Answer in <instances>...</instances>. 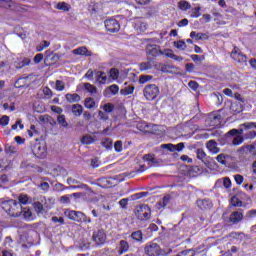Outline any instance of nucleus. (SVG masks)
Here are the masks:
<instances>
[{"mask_svg": "<svg viewBox=\"0 0 256 256\" xmlns=\"http://www.w3.org/2000/svg\"><path fill=\"white\" fill-rule=\"evenodd\" d=\"M1 207L10 217H21L23 206L17 200H7L2 202Z\"/></svg>", "mask_w": 256, "mask_h": 256, "instance_id": "obj_1", "label": "nucleus"}, {"mask_svg": "<svg viewBox=\"0 0 256 256\" xmlns=\"http://www.w3.org/2000/svg\"><path fill=\"white\" fill-rule=\"evenodd\" d=\"M144 251L148 256H165L169 255L173 250L171 248L161 249V246L157 243H148Z\"/></svg>", "mask_w": 256, "mask_h": 256, "instance_id": "obj_2", "label": "nucleus"}, {"mask_svg": "<svg viewBox=\"0 0 256 256\" xmlns=\"http://www.w3.org/2000/svg\"><path fill=\"white\" fill-rule=\"evenodd\" d=\"M65 215L68 217V219H71V221H76L77 223H91V219L83 212L66 210Z\"/></svg>", "mask_w": 256, "mask_h": 256, "instance_id": "obj_3", "label": "nucleus"}, {"mask_svg": "<svg viewBox=\"0 0 256 256\" xmlns=\"http://www.w3.org/2000/svg\"><path fill=\"white\" fill-rule=\"evenodd\" d=\"M159 93V87L155 84H148L143 89V95L147 101H153L154 99H157Z\"/></svg>", "mask_w": 256, "mask_h": 256, "instance_id": "obj_4", "label": "nucleus"}, {"mask_svg": "<svg viewBox=\"0 0 256 256\" xmlns=\"http://www.w3.org/2000/svg\"><path fill=\"white\" fill-rule=\"evenodd\" d=\"M135 215L140 221H147L151 217V208L147 204L136 207Z\"/></svg>", "mask_w": 256, "mask_h": 256, "instance_id": "obj_5", "label": "nucleus"}, {"mask_svg": "<svg viewBox=\"0 0 256 256\" xmlns=\"http://www.w3.org/2000/svg\"><path fill=\"white\" fill-rule=\"evenodd\" d=\"M251 129H256V122H245L240 124L239 129H232L228 132V135H243L244 131H255Z\"/></svg>", "mask_w": 256, "mask_h": 256, "instance_id": "obj_6", "label": "nucleus"}, {"mask_svg": "<svg viewBox=\"0 0 256 256\" xmlns=\"http://www.w3.org/2000/svg\"><path fill=\"white\" fill-rule=\"evenodd\" d=\"M234 139L232 141V144L237 146V145H241V143H243V141H245V139H255L256 137V131H247L244 136L243 135H234Z\"/></svg>", "mask_w": 256, "mask_h": 256, "instance_id": "obj_7", "label": "nucleus"}, {"mask_svg": "<svg viewBox=\"0 0 256 256\" xmlns=\"http://www.w3.org/2000/svg\"><path fill=\"white\" fill-rule=\"evenodd\" d=\"M230 56L237 63H247V56L237 46L234 47Z\"/></svg>", "mask_w": 256, "mask_h": 256, "instance_id": "obj_8", "label": "nucleus"}, {"mask_svg": "<svg viewBox=\"0 0 256 256\" xmlns=\"http://www.w3.org/2000/svg\"><path fill=\"white\" fill-rule=\"evenodd\" d=\"M105 28L109 33H117L121 29V25L116 19L110 18L105 21Z\"/></svg>", "mask_w": 256, "mask_h": 256, "instance_id": "obj_9", "label": "nucleus"}, {"mask_svg": "<svg viewBox=\"0 0 256 256\" xmlns=\"http://www.w3.org/2000/svg\"><path fill=\"white\" fill-rule=\"evenodd\" d=\"M133 27L138 33L147 31V22L143 18H134L132 20Z\"/></svg>", "mask_w": 256, "mask_h": 256, "instance_id": "obj_10", "label": "nucleus"}, {"mask_svg": "<svg viewBox=\"0 0 256 256\" xmlns=\"http://www.w3.org/2000/svg\"><path fill=\"white\" fill-rule=\"evenodd\" d=\"M139 131H146L148 133H155L158 131L159 126L155 124H147V122H141L137 124Z\"/></svg>", "mask_w": 256, "mask_h": 256, "instance_id": "obj_11", "label": "nucleus"}, {"mask_svg": "<svg viewBox=\"0 0 256 256\" xmlns=\"http://www.w3.org/2000/svg\"><path fill=\"white\" fill-rule=\"evenodd\" d=\"M93 241H95L96 245H103L107 240V235H105V231L97 230L93 233Z\"/></svg>", "mask_w": 256, "mask_h": 256, "instance_id": "obj_12", "label": "nucleus"}, {"mask_svg": "<svg viewBox=\"0 0 256 256\" xmlns=\"http://www.w3.org/2000/svg\"><path fill=\"white\" fill-rule=\"evenodd\" d=\"M197 205L202 211H209L213 208V202L207 198L197 200Z\"/></svg>", "mask_w": 256, "mask_h": 256, "instance_id": "obj_13", "label": "nucleus"}, {"mask_svg": "<svg viewBox=\"0 0 256 256\" xmlns=\"http://www.w3.org/2000/svg\"><path fill=\"white\" fill-rule=\"evenodd\" d=\"M35 157H38L39 159H43L45 155H47V150L41 144L34 145L32 149Z\"/></svg>", "mask_w": 256, "mask_h": 256, "instance_id": "obj_14", "label": "nucleus"}, {"mask_svg": "<svg viewBox=\"0 0 256 256\" xmlns=\"http://www.w3.org/2000/svg\"><path fill=\"white\" fill-rule=\"evenodd\" d=\"M206 147L208 149V151H210V153H212V155H217V153H220L221 148L218 147V144L215 140H210L207 142Z\"/></svg>", "mask_w": 256, "mask_h": 256, "instance_id": "obj_15", "label": "nucleus"}, {"mask_svg": "<svg viewBox=\"0 0 256 256\" xmlns=\"http://www.w3.org/2000/svg\"><path fill=\"white\" fill-rule=\"evenodd\" d=\"M230 223H233L234 225H237L240 221H243V212L242 211H236L230 214L229 217Z\"/></svg>", "mask_w": 256, "mask_h": 256, "instance_id": "obj_16", "label": "nucleus"}, {"mask_svg": "<svg viewBox=\"0 0 256 256\" xmlns=\"http://www.w3.org/2000/svg\"><path fill=\"white\" fill-rule=\"evenodd\" d=\"M191 39H196V41H207L209 39V35L205 33H197L195 31H192L190 33Z\"/></svg>", "mask_w": 256, "mask_h": 256, "instance_id": "obj_17", "label": "nucleus"}, {"mask_svg": "<svg viewBox=\"0 0 256 256\" xmlns=\"http://www.w3.org/2000/svg\"><path fill=\"white\" fill-rule=\"evenodd\" d=\"M72 53L74 55H85L86 57H91V51H89L85 46L74 49Z\"/></svg>", "mask_w": 256, "mask_h": 256, "instance_id": "obj_18", "label": "nucleus"}, {"mask_svg": "<svg viewBox=\"0 0 256 256\" xmlns=\"http://www.w3.org/2000/svg\"><path fill=\"white\" fill-rule=\"evenodd\" d=\"M144 161H147L148 165L150 167H156V165L159 163L157 159H155V156L151 154H146L143 156Z\"/></svg>", "mask_w": 256, "mask_h": 256, "instance_id": "obj_19", "label": "nucleus"}, {"mask_svg": "<svg viewBox=\"0 0 256 256\" xmlns=\"http://www.w3.org/2000/svg\"><path fill=\"white\" fill-rule=\"evenodd\" d=\"M66 97V101H68V103H79V101H81V96H79V94L74 93H68L65 95Z\"/></svg>", "mask_w": 256, "mask_h": 256, "instance_id": "obj_20", "label": "nucleus"}, {"mask_svg": "<svg viewBox=\"0 0 256 256\" xmlns=\"http://www.w3.org/2000/svg\"><path fill=\"white\" fill-rule=\"evenodd\" d=\"M71 111L75 117H81L83 115V106L81 104H73Z\"/></svg>", "mask_w": 256, "mask_h": 256, "instance_id": "obj_21", "label": "nucleus"}, {"mask_svg": "<svg viewBox=\"0 0 256 256\" xmlns=\"http://www.w3.org/2000/svg\"><path fill=\"white\" fill-rule=\"evenodd\" d=\"M124 85H125L126 87H124V88H122V89L120 90L121 95H125V96H127V95H133V92L135 91V86H133V85H128V86H127V83H125Z\"/></svg>", "mask_w": 256, "mask_h": 256, "instance_id": "obj_22", "label": "nucleus"}, {"mask_svg": "<svg viewBox=\"0 0 256 256\" xmlns=\"http://www.w3.org/2000/svg\"><path fill=\"white\" fill-rule=\"evenodd\" d=\"M230 109L233 113H241L243 111V103L239 101L233 102L230 106Z\"/></svg>", "mask_w": 256, "mask_h": 256, "instance_id": "obj_23", "label": "nucleus"}, {"mask_svg": "<svg viewBox=\"0 0 256 256\" xmlns=\"http://www.w3.org/2000/svg\"><path fill=\"white\" fill-rule=\"evenodd\" d=\"M140 71H149V69H153V61L148 60L146 62H142L139 64Z\"/></svg>", "mask_w": 256, "mask_h": 256, "instance_id": "obj_24", "label": "nucleus"}, {"mask_svg": "<svg viewBox=\"0 0 256 256\" xmlns=\"http://www.w3.org/2000/svg\"><path fill=\"white\" fill-rule=\"evenodd\" d=\"M129 251V243L125 240H121L119 243V254L127 253Z\"/></svg>", "mask_w": 256, "mask_h": 256, "instance_id": "obj_25", "label": "nucleus"}, {"mask_svg": "<svg viewBox=\"0 0 256 256\" xmlns=\"http://www.w3.org/2000/svg\"><path fill=\"white\" fill-rule=\"evenodd\" d=\"M18 203L21 205V207H23V205H29V203H31V198H29L27 194H21L18 197Z\"/></svg>", "mask_w": 256, "mask_h": 256, "instance_id": "obj_26", "label": "nucleus"}, {"mask_svg": "<svg viewBox=\"0 0 256 256\" xmlns=\"http://www.w3.org/2000/svg\"><path fill=\"white\" fill-rule=\"evenodd\" d=\"M96 81L102 85H105V83H107V74H105V72L98 71L96 73Z\"/></svg>", "mask_w": 256, "mask_h": 256, "instance_id": "obj_27", "label": "nucleus"}, {"mask_svg": "<svg viewBox=\"0 0 256 256\" xmlns=\"http://www.w3.org/2000/svg\"><path fill=\"white\" fill-rule=\"evenodd\" d=\"M81 143L83 145H91L92 143H95V137L91 135H84L81 139Z\"/></svg>", "mask_w": 256, "mask_h": 256, "instance_id": "obj_28", "label": "nucleus"}, {"mask_svg": "<svg viewBox=\"0 0 256 256\" xmlns=\"http://www.w3.org/2000/svg\"><path fill=\"white\" fill-rule=\"evenodd\" d=\"M29 63H31V60L29 58H24L21 62H15L14 66L16 69H23V67H25V65H29Z\"/></svg>", "mask_w": 256, "mask_h": 256, "instance_id": "obj_29", "label": "nucleus"}, {"mask_svg": "<svg viewBox=\"0 0 256 256\" xmlns=\"http://www.w3.org/2000/svg\"><path fill=\"white\" fill-rule=\"evenodd\" d=\"M84 107H86V109H93L95 107V100L91 97L86 98L84 101Z\"/></svg>", "mask_w": 256, "mask_h": 256, "instance_id": "obj_30", "label": "nucleus"}, {"mask_svg": "<svg viewBox=\"0 0 256 256\" xmlns=\"http://www.w3.org/2000/svg\"><path fill=\"white\" fill-rule=\"evenodd\" d=\"M20 217H23V219L31 220L33 217V214L31 213L30 209L22 208V213Z\"/></svg>", "mask_w": 256, "mask_h": 256, "instance_id": "obj_31", "label": "nucleus"}, {"mask_svg": "<svg viewBox=\"0 0 256 256\" xmlns=\"http://www.w3.org/2000/svg\"><path fill=\"white\" fill-rule=\"evenodd\" d=\"M178 7H179V9H181V11H187L188 9H191V4H189V2H187L185 0H181L178 3Z\"/></svg>", "mask_w": 256, "mask_h": 256, "instance_id": "obj_32", "label": "nucleus"}, {"mask_svg": "<svg viewBox=\"0 0 256 256\" xmlns=\"http://www.w3.org/2000/svg\"><path fill=\"white\" fill-rule=\"evenodd\" d=\"M84 89L90 93V95H94V93H97V88L90 83L84 84Z\"/></svg>", "mask_w": 256, "mask_h": 256, "instance_id": "obj_33", "label": "nucleus"}, {"mask_svg": "<svg viewBox=\"0 0 256 256\" xmlns=\"http://www.w3.org/2000/svg\"><path fill=\"white\" fill-rule=\"evenodd\" d=\"M174 47H176V49H180L181 51H185V49H187V44L185 43V41L179 40L177 42H174Z\"/></svg>", "mask_w": 256, "mask_h": 256, "instance_id": "obj_34", "label": "nucleus"}, {"mask_svg": "<svg viewBox=\"0 0 256 256\" xmlns=\"http://www.w3.org/2000/svg\"><path fill=\"white\" fill-rule=\"evenodd\" d=\"M56 9H58L59 11H69L71 7L65 2H60L57 4Z\"/></svg>", "mask_w": 256, "mask_h": 256, "instance_id": "obj_35", "label": "nucleus"}, {"mask_svg": "<svg viewBox=\"0 0 256 256\" xmlns=\"http://www.w3.org/2000/svg\"><path fill=\"white\" fill-rule=\"evenodd\" d=\"M131 237L134 241H141L143 239V233L141 230L135 231L131 234Z\"/></svg>", "mask_w": 256, "mask_h": 256, "instance_id": "obj_36", "label": "nucleus"}, {"mask_svg": "<svg viewBox=\"0 0 256 256\" xmlns=\"http://www.w3.org/2000/svg\"><path fill=\"white\" fill-rule=\"evenodd\" d=\"M227 157H229L228 155L225 154H219L216 157V161H218V163H221V165H227Z\"/></svg>", "mask_w": 256, "mask_h": 256, "instance_id": "obj_37", "label": "nucleus"}, {"mask_svg": "<svg viewBox=\"0 0 256 256\" xmlns=\"http://www.w3.org/2000/svg\"><path fill=\"white\" fill-rule=\"evenodd\" d=\"M57 121L61 127H69V124L67 123V120L65 119V115H59L57 117Z\"/></svg>", "mask_w": 256, "mask_h": 256, "instance_id": "obj_38", "label": "nucleus"}, {"mask_svg": "<svg viewBox=\"0 0 256 256\" xmlns=\"http://www.w3.org/2000/svg\"><path fill=\"white\" fill-rule=\"evenodd\" d=\"M171 69H175V67L171 65L160 64V71L162 73H171Z\"/></svg>", "mask_w": 256, "mask_h": 256, "instance_id": "obj_39", "label": "nucleus"}, {"mask_svg": "<svg viewBox=\"0 0 256 256\" xmlns=\"http://www.w3.org/2000/svg\"><path fill=\"white\" fill-rule=\"evenodd\" d=\"M42 93L44 95V99H51V97H53V91H51L49 87H44Z\"/></svg>", "mask_w": 256, "mask_h": 256, "instance_id": "obj_40", "label": "nucleus"}, {"mask_svg": "<svg viewBox=\"0 0 256 256\" xmlns=\"http://www.w3.org/2000/svg\"><path fill=\"white\" fill-rule=\"evenodd\" d=\"M103 111L106 113H113V110L115 109V106L111 103H106L102 107Z\"/></svg>", "mask_w": 256, "mask_h": 256, "instance_id": "obj_41", "label": "nucleus"}, {"mask_svg": "<svg viewBox=\"0 0 256 256\" xmlns=\"http://www.w3.org/2000/svg\"><path fill=\"white\" fill-rule=\"evenodd\" d=\"M231 205H233V207H241L243 205V202L239 200V198H237L236 196H233L231 198Z\"/></svg>", "mask_w": 256, "mask_h": 256, "instance_id": "obj_42", "label": "nucleus"}, {"mask_svg": "<svg viewBox=\"0 0 256 256\" xmlns=\"http://www.w3.org/2000/svg\"><path fill=\"white\" fill-rule=\"evenodd\" d=\"M169 201H171V196H164L163 199L159 202L160 207H167V205H169Z\"/></svg>", "mask_w": 256, "mask_h": 256, "instance_id": "obj_43", "label": "nucleus"}, {"mask_svg": "<svg viewBox=\"0 0 256 256\" xmlns=\"http://www.w3.org/2000/svg\"><path fill=\"white\" fill-rule=\"evenodd\" d=\"M160 55H165L166 57H169V59H173V50L171 49H165L164 51L159 50Z\"/></svg>", "mask_w": 256, "mask_h": 256, "instance_id": "obj_44", "label": "nucleus"}, {"mask_svg": "<svg viewBox=\"0 0 256 256\" xmlns=\"http://www.w3.org/2000/svg\"><path fill=\"white\" fill-rule=\"evenodd\" d=\"M151 79H153V76L151 75H142L139 78V83L145 84V83H148V81H151Z\"/></svg>", "mask_w": 256, "mask_h": 256, "instance_id": "obj_45", "label": "nucleus"}, {"mask_svg": "<svg viewBox=\"0 0 256 256\" xmlns=\"http://www.w3.org/2000/svg\"><path fill=\"white\" fill-rule=\"evenodd\" d=\"M55 89H56V91H64L65 90V82L61 81V80H57Z\"/></svg>", "mask_w": 256, "mask_h": 256, "instance_id": "obj_46", "label": "nucleus"}, {"mask_svg": "<svg viewBox=\"0 0 256 256\" xmlns=\"http://www.w3.org/2000/svg\"><path fill=\"white\" fill-rule=\"evenodd\" d=\"M108 91H110L111 95H117V93H119V86L116 84H113L108 87Z\"/></svg>", "mask_w": 256, "mask_h": 256, "instance_id": "obj_47", "label": "nucleus"}, {"mask_svg": "<svg viewBox=\"0 0 256 256\" xmlns=\"http://www.w3.org/2000/svg\"><path fill=\"white\" fill-rule=\"evenodd\" d=\"M114 149L117 151V153H121L123 151V142L121 140H118L114 144Z\"/></svg>", "mask_w": 256, "mask_h": 256, "instance_id": "obj_48", "label": "nucleus"}, {"mask_svg": "<svg viewBox=\"0 0 256 256\" xmlns=\"http://www.w3.org/2000/svg\"><path fill=\"white\" fill-rule=\"evenodd\" d=\"M102 145L103 147H105L106 149H110V147H113V140L106 138L102 141Z\"/></svg>", "mask_w": 256, "mask_h": 256, "instance_id": "obj_49", "label": "nucleus"}, {"mask_svg": "<svg viewBox=\"0 0 256 256\" xmlns=\"http://www.w3.org/2000/svg\"><path fill=\"white\" fill-rule=\"evenodd\" d=\"M147 51L148 53H150V55H157V53H159V50L157 49V46H147Z\"/></svg>", "mask_w": 256, "mask_h": 256, "instance_id": "obj_50", "label": "nucleus"}, {"mask_svg": "<svg viewBox=\"0 0 256 256\" xmlns=\"http://www.w3.org/2000/svg\"><path fill=\"white\" fill-rule=\"evenodd\" d=\"M34 209L38 213H43L45 211V209L43 208V204H41V202H35L34 203Z\"/></svg>", "mask_w": 256, "mask_h": 256, "instance_id": "obj_51", "label": "nucleus"}, {"mask_svg": "<svg viewBox=\"0 0 256 256\" xmlns=\"http://www.w3.org/2000/svg\"><path fill=\"white\" fill-rule=\"evenodd\" d=\"M0 125L2 127H7V125H9V116L7 115L2 116V118H0Z\"/></svg>", "mask_w": 256, "mask_h": 256, "instance_id": "obj_52", "label": "nucleus"}, {"mask_svg": "<svg viewBox=\"0 0 256 256\" xmlns=\"http://www.w3.org/2000/svg\"><path fill=\"white\" fill-rule=\"evenodd\" d=\"M90 165H91V167H93V169H97V167L101 166V161L99 160V158H93L91 160Z\"/></svg>", "mask_w": 256, "mask_h": 256, "instance_id": "obj_53", "label": "nucleus"}, {"mask_svg": "<svg viewBox=\"0 0 256 256\" xmlns=\"http://www.w3.org/2000/svg\"><path fill=\"white\" fill-rule=\"evenodd\" d=\"M196 153H197V159H200V161H203V159L207 157V154L205 153V151H203V149H198Z\"/></svg>", "mask_w": 256, "mask_h": 256, "instance_id": "obj_54", "label": "nucleus"}, {"mask_svg": "<svg viewBox=\"0 0 256 256\" xmlns=\"http://www.w3.org/2000/svg\"><path fill=\"white\" fill-rule=\"evenodd\" d=\"M110 77L111 79H118L119 78V70L115 69V68H112L110 70Z\"/></svg>", "mask_w": 256, "mask_h": 256, "instance_id": "obj_55", "label": "nucleus"}, {"mask_svg": "<svg viewBox=\"0 0 256 256\" xmlns=\"http://www.w3.org/2000/svg\"><path fill=\"white\" fill-rule=\"evenodd\" d=\"M222 180H223V187H225V189H231V179L229 177H225Z\"/></svg>", "mask_w": 256, "mask_h": 256, "instance_id": "obj_56", "label": "nucleus"}, {"mask_svg": "<svg viewBox=\"0 0 256 256\" xmlns=\"http://www.w3.org/2000/svg\"><path fill=\"white\" fill-rule=\"evenodd\" d=\"M98 117L101 121H107L109 119V115H107V112L99 111Z\"/></svg>", "mask_w": 256, "mask_h": 256, "instance_id": "obj_57", "label": "nucleus"}, {"mask_svg": "<svg viewBox=\"0 0 256 256\" xmlns=\"http://www.w3.org/2000/svg\"><path fill=\"white\" fill-rule=\"evenodd\" d=\"M163 149H168V151H177V146L173 144H163Z\"/></svg>", "mask_w": 256, "mask_h": 256, "instance_id": "obj_58", "label": "nucleus"}, {"mask_svg": "<svg viewBox=\"0 0 256 256\" xmlns=\"http://www.w3.org/2000/svg\"><path fill=\"white\" fill-rule=\"evenodd\" d=\"M193 16L198 18L201 17V7H195L192 9Z\"/></svg>", "mask_w": 256, "mask_h": 256, "instance_id": "obj_59", "label": "nucleus"}, {"mask_svg": "<svg viewBox=\"0 0 256 256\" xmlns=\"http://www.w3.org/2000/svg\"><path fill=\"white\" fill-rule=\"evenodd\" d=\"M188 86L190 89H193V91H197V89H199V84L196 81H190Z\"/></svg>", "mask_w": 256, "mask_h": 256, "instance_id": "obj_60", "label": "nucleus"}, {"mask_svg": "<svg viewBox=\"0 0 256 256\" xmlns=\"http://www.w3.org/2000/svg\"><path fill=\"white\" fill-rule=\"evenodd\" d=\"M51 111L57 113L58 115H61V113H63V108L59 106H51Z\"/></svg>", "mask_w": 256, "mask_h": 256, "instance_id": "obj_61", "label": "nucleus"}, {"mask_svg": "<svg viewBox=\"0 0 256 256\" xmlns=\"http://www.w3.org/2000/svg\"><path fill=\"white\" fill-rule=\"evenodd\" d=\"M235 182L237 183V185H241V183H243L244 178L243 176H241L240 174H237L234 176Z\"/></svg>", "mask_w": 256, "mask_h": 256, "instance_id": "obj_62", "label": "nucleus"}, {"mask_svg": "<svg viewBox=\"0 0 256 256\" xmlns=\"http://www.w3.org/2000/svg\"><path fill=\"white\" fill-rule=\"evenodd\" d=\"M7 69H9V63L0 62V70L3 72V71H7Z\"/></svg>", "mask_w": 256, "mask_h": 256, "instance_id": "obj_63", "label": "nucleus"}, {"mask_svg": "<svg viewBox=\"0 0 256 256\" xmlns=\"http://www.w3.org/2000/svg\"><path fill=\"white\" fill-rule=\"evenodd\" d=\"M41 61H43V54H37V55L34 57V62H35V63H41Z\"/></svg>", "mask_w": 256, "mask_h": 256, "instance_id": "obj_64", "label": "nucleus"}]
</instances>
